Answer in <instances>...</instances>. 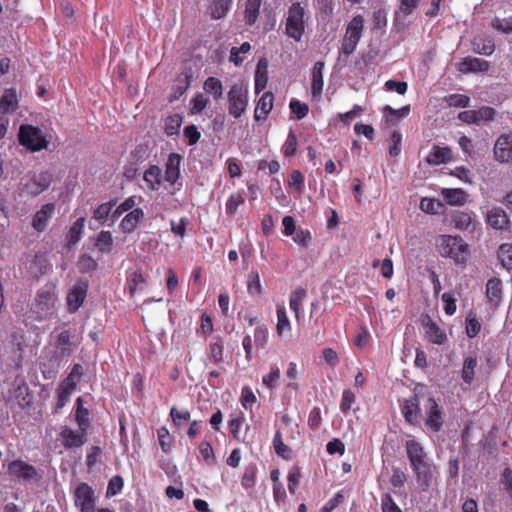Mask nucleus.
Masks as SVG:
<instances>
[{
	"label": "nucleus",
	"mask_w": 512,
	"mask_h": 512,
	"mask_svg": "<svg viewBox=\"0 0 512 512\" xmlns=\"http://www.w3.org/2000/svg\"><path fill=\"white\" fill-rule=\"evenodd\" d=\"M405 448L418 487L422 492H427L433 484L437 472L436 466L429 458L424 447L417 440H407Z\"/></svg>",
	"instance_id": "1"
},
{
	"label": "nucleus",
	"mask_w": 512,
	"mask_h": 512,
	"mask_svg": "<svg viewBox=\"0 0 512 512\" xmlns=\"http://www.w3.org/2000/svg\"><path fill=\"white\" fill-rule=\"evenodd\" d=\"M57 302L55 286L46 284L37 291L31 305V312L39 321L50 319L56 313Z\"/></svg>",
	"instance_id": "2"
},
{
	"label": "nucleus",
	"mask_w": 512,
	"mask_h": 512,
	"mask_svg": "<svg viewBox=\"0 0 512 512\" xmlns=\"http://www.w3.org/2000/svg\"><path fill=\"white\" fill-rule=\"evenodd\" d=\"M438 253L451 258L456 264H464L469 255V247L460 236L440 235L436 239Z\"/></svg>",
	"instance_id": "3"
},
{
	"label": "nucleus",
	"mask_w": 512,
	"mask_h": 512,
	"mask_svg": "<svg viewBox=\"0 0 512 512\" xmlns=\"http://www.w3.org/2000/svg\"><path fill=\"white\" fill-rule=\"evenodd\" d=\"M307 19L305 7L298 1L293 2L287 11L285 34L296 42L301 41L305 33Z\"/></svg>",
	"instance_id": "4"
},
{
	"label": "nucleus",
	"mask_w": 512,
	"mask_h": 512,
	"mask_svg": "<svg viewBox=\"0 0 512 512\" xmlns=\"http://www.w3.org/2000/svg\"><path fill=\"white\" fill-rule=\"evenodd\" d=\"M228 112L238 119L247 110L249 98L248 89L242 83L233 84L227 93Z\"/></svg>",
	"instance_id": "5"
},
{
	"label": "nucleus",
	"mask_w": 512,
	"mask_h": 512,
	"mask_svg": "<svg viewBox=\"0 0 512 512\" xmlns=\"http://www.w3.org/2000/svg\"><path fill=\"white\" fill-rule=\"evenodd\" d=\"M19 143L30 151L46 149L48 141L38 127L21 125L18 134Z\"/></svg>",
	"instance_id": "6"
},
{
	"label": "nucleus",
	"mask_w": 512,
	"mask_h": 512,
	"mask_svg": "<svg viewBox=\"0 0 512 512\" xmlns=\"http://www.w3.org/2000/svg\"><path fill=\"white\" fill-rule=\"evenodd\" d=\"M363 29L364 18L361 15L353 17L347 26L342 42L341 51L345 56H349L355 51L362 36Z\"/></svg>",
	"instance_id": "7"
},
{
	"label": "nucleus",
	"mask_w": 512,
	"mask_h": 512,
	"mask_svg": "<svg viewBox=\"0 0 512 512\" xmlns=\"http://www.w3.org/2000/svg\"><path fill=\"white\" fill-rule=\"evenodd\" d=\"M7 473L13 479L23 482H39L42 475L31 464L21 459H16L8 463Z\"/></svg>",
	"instance_id": "8"
},
{
	"label": "nucleus",
	"mask_w": 512,
	"mask_h": 512,
	"mask_svg": "<svg viewBox=\"0 0 512 512\" xmlns=\"http://www.w3.org/2000/svg\"><path fill=\"white\" fill-rule=\"evenodd\" d=\"M74 504L80 512H95L94 490L87 483H80L74 491Z\"/></svg>",
	"instance_id": "9"
},
{
	"label": "nucleus",
	"mask_w": 512,
	"mask_h": 512,
	"mask_svg": "<svg viewBox=\"0 0 512 512\" xmlns=\"http://www.w3.org/2000/svg\"><path fill=\"white\" fill-rule=\"evenodd\" d=\"M89 284L87 280L79 279L70 289L67 295V309L70 313H75L84 303Z\"/></svg>",
	"instance_id": "10"
},
{
	"label": "nucleus",
	"mask_w": 512,
	"mask_h": 512,
	"mask_svg": "<svg viewBox=\"0 0 512 512\" xmlns=\"http://www.w3.org/2000/svg\"><path fill=\"white\" fill-rule=\"evenodd\" d=\"M425 425L432 432H439L443 426L442 411L434 398L430 397L425 404Z\"/></svg>",
	"instance_id": "11"
},
{
	"label": "nucleus",
	"mask_w": 512,
	"mask_h": 512,
	"mask_svg": "<svg viewBox=\"0 0 512 512\" xmlns=\"http://www.w3.org/2000/svg\"><path fill=\"white\" fill-rule=\"evenodd\" d=\"M493 152L496 161L512 162V133L500 135L495 142Z\"/></svg>",
	"instance_id": "12"
},
{
	"label": "nucleus",
	"mask_w": 512,
	"mask_h": 512,
	"mask_svg": "<svg viewBox=\"0 0 512 512\" xmlns=\"http://www.w3.org/2000/svg\"><path fill=\"white\" fill-rule=\"evenodd\" d=\"M87 433L85 428H79L78 430H73L71 428L65 427L60 432V438L62 441V445L66 449L79 448L87 440Z\"/></svg>",
	"instance_id": "13"
},
{
	"label": "nucleus",
	"mask_w": 512,
	"mask_h": 512,
	"mask_svg": "<svg viewBox=\"0 0 512 512\" xmlns=\"http://www.w3.org/2000/svg\"><path fill=\"white\" fill-rule=\"evenodd\" d=\"M401 412L409 424L417 425L419 423L421 409L416 395L404 400Z\"/></svg>",
	"instance_id": "14"
},
{
	"label": "nucleus",
	"mask_w": 512,
	"mask_h": 512,
	"mask_svg": "<svg viewBox=\"0 0 512 512\" xmlns=\"http://www.w3.org/2000/svg\"><path fill=\"white\" fill-rule=\"evenodd\" d=\"M51 180L48 172H41L25 184V190L31 196H37L50 186Z\"/></svg>",
	"instance_id": "15"
},
{
	"label": "nucleus",
	"mask_w": 512,
	"mask_h": 512,
	"mask_svg": "<svg viewBox=\"0 0 512 512\" xmlns=\"http://www.w3.org/2000/svg\"><path fill=\"white\" fill-rule=\"evenodd\" d=\"M423 326L425 335L430 343L444 345L448 341L445 331L442 330L430 317H427V320L423 321Z\"/></svg>",
	"instance_id": "16"
},
{
	"label": "nucleus",
	"mask_w": 512,
	"mask_h": 512,
	"mask_svg": "<svg viewBox=\"0 0 512 512\" xmlns=\"http://www.w3.org/2000/svg\"><path fill=\"white\" fill-rule=\"evenodd\" d=\"M274 95L272 92H265L258 100L255 110L254 119L255 121L266 120L269 113L273 109Z\"/></svg>",
	"instance_id": "17"
},
{
	"label": "nucleus",
	"mask_w": 512,
	"mask_h": 512,
	"mask_svg": "<svg viewBox=\"0 0 512 512\" xmlns=\"http://www.w3.org/2000/svg\"><path fill=\"white\" fill-rule=\"evenodd\" d=\"M55 210L53 203H47L41 207L39 211L35 213L32 219L33 228L42 232L46 229L49 219L52 217Z\"/></svg>",
	"instance_id": "18"
},
{
	"label": "nucleus",
	"mask_w": 512,
	"mask_h": 512,
	"mask_svg": "<svg viewBox=\"0 0 512 512\" xmlns=\"http://www.w3.org/2000/svg\"><path fill=\"white\" fill-rule=\"evenodd\" d=\"M452 160V150L449 147L434 145L426 157L429 165L446 164Z\"/></svg>",
	"instance_id": "19"
},
{
	"label": "nucleus",
	"mask_w": 512,
	"mask_h": 512,
	"mask_svg": "<svg viewBox=\"0 0 512 512\" xmlns=\"http://www.w3.org/2000/svg\"><path fill=\"white\" fill-rule=\"evenodd\" d=\"M181 156L177 153H171L165 164V181L175 184L180 177Z\"/></svg>",
	"instance_id": "20"
},
{
	"label": "nucleus",
	"mask_w": 512,
	"mask_h": 512,
	"mask_svg": "<svg viewBox=\"0 0 512 512\" xmlns=\"http://www.w3.org/2000/svg\"><path fill=\"white\" fill-rule=\"evenodd\" d=\"M324 62L323 61H317L313 68L311 73V94L313 98H319L323 91L324 81H323V69H324Z\"/></svg>",
	"instance_id": "21"
},
{
	"label": "nucleus",
	"mask_w": 512,
	"mask_h": 512,
	"mask_svg": "<svg viewBox=\"0 0 512 512\" xmlns=\"http://www.w3.org/2000/svg\"><path fill=\"white\" fill-rule=\"evenodd\" d=\"M486 220L489 226L494 229H505L509 224L506 212L500 207H493L487 212Z\"/></svg>",
	"instance_id": "22"
},
{
	"label": "nucleus",
	"mask_w": 512,
	"mask_h": 512,
	"mask_svg": "<svg viewBox=\"0 0 512 512\" xmlns=\"http://www.w3.org/2000/svg\"><path fill=\"white\" fill-rule=\"evenodd\" d=\"M490 64L488 61L476 58L466 57L459 64V71L462 73L470 72H486L488 71Z\"/></svg>",
	"instance_id": "23"
},
{
	"label": "nucleus",
	"mask_w": 512,
	"mask_h": 512,
	"mask_svg": "<svg viewBox=\"0 0 512 512\" xmlns=\"http://www.w3.org/2000/svg\"><path fill=\"white\" fill-rule=\"evenodd\" d=\"M143 219L144 211L141 208H135L124 216L120 223V228L124 233H131Z\"/></svg>",
	"instance_id": "24"
},
{
	"label": "nucleus",
	"mask_w": 512,
	"mask_h": 512,
	"mask_svg": "<svg viewBox=\"0 0 512 512\" xmlns=\"http://www.w3.org/2000/svg\"><path fill=\"white\" fill-rule=\"evenodd\" d=\"M15 398L22 408L30 407L34 402V394L25 380H21L14 389Z\"/></svg>",
	"instance_id": "25"
},
{
	"label": "nucleus",
	"mask_w": 512,
	"mask_h": 512,
	"mask_svg": "<svg viewBox=\"0 0 512 512\" xmlns=\"http://www.w3.org/2000/svg\"><path fill=\"white\" fill-rule=\"evenodd\" d=\"M486 297L488 302L497 307L502 298V281L499 278H491L486 283Z\"/></svg>",
	"instance_id": "26"
},
{
	"label": "nucleus",
	"mask_w": 512,
	"mask_h": 512,
	"mask_svg": "<svg viewBox=\"0 0 512 512\" xmlns=\"http://www.w3.org/2000/svg\"><path fill=\"white\" fill-rule=\"evenodd\" d=\"M73 333L70 330L61 331L55 341V347L60 356H68L72 353V339Z\"/></svg>",
	"instance_id": "27"
},
{
	"label": "nucleus",
	"mask_w": 512,
	"mask_h": 512,
	"mask_svg": "<svg viewBox=\"0 0 512 512\" xmlns=\"http://www.w3.org/2000/svg\"><path fill=\"white\" fill-rule=\"evenodd\" d=\"M143 179L151 190H157L162 183V171L157 165H150L144 172Z\"/></svg>",
	"instance_id": "28"
},
{
	"label": "nucleus",
	"mask_w": 512,
	"mask_h": 512,
	"mask_svg": "<svg viewBox=\"0 0 512 512\" xmlns=\"http://www.w3.org/2000/svg\"><path fill=\"white\" fill-rule=\"evenodd\" d=\"M232 0H212L208 7L212 19L219 20L228 14Z\"/></svg>",
	"instance_id": "29"
},
{
	"label": "nucleus",
	"mask_w": 512,
	"mask_h": 512,
	"mask_svg": "<svg viewBox=\"0 0 512 512\" xmlns=\"http://www.w3.org/2000/svg\"><path fill=\"white\" fill-rule=\"evenodd\" d=\"M18 105V99L16 90L6 89L0 98V113L6 114L16 110Z\"/></svg>",
	"instance_id": "30"
},
{
	"label": "nucleus",
	"mask_w": 512,
	"mask_h": 512,
	"mask_svg": "<svg viewBox=\"0 0 512 512\" xmlns=\"http://www.w3.org/2000/svg\"><path fill=\"white\" fill-rule=\"evenodd\" d=\"M444 201L448 205H464L466 202V193L461 188H446L442 190Z\"/></svg>",
	"instance_id": "31"
},
{
	"label": "nucleus",
	"mask_w": 512,
	"mask_h": 512,
	"mask_svg": "<svg viewBox=\"0 0 512 512\" xmlns=\"http://www.w3.org/2000/svg\"><path fill=\"white\" fill-rule=\"evenodd\" d=\"M262 0H247L245 3L244 20L246 25L252 26L256 23Z\"/></svg>",
	"instance_id": "32"
},
{
	"label": "nucleus",
	"mask_w": 512,
	"mask_h": 512,
	"mask_svg": "<svg viewBox=\"0 0 512 512\" xmlns=\"http://www.w3.org/2000/svg\"><path fill=\"white\" fill-rule=\"evenodd\" d=\"M204 91L211 95L215 101H218L223 96L222 82L216 77H208L203 84Z\"/></svg>",
	"instance_id": "33"
},
{
	"label": "nucleus",
	"mask_w": 512,
	"mask_h": 512,
	"mask_svg": "<svg viewBox=\"0 0 512 512\" xmlns=\"http://www.w3.org/2000/svg\"><path fill=\"white\" fill-rule=\"evenodd\" d=\"M473 51L480 55L489 56L495 51V44L491 38L476 37L472 41Z\"/></svg>",
	"instance_id": "34"
},
{
	"label": "nucleus",
	"mask_w": 512,
	"mask_h": 512,
	"mask_svg": "<svg viewBox=\"0 0 512 512\" xmlns=\"http://www.w3.org/2000/svg\"><path fill=\"white\" fill-rule=\"evenodd\" d=\"M386 121L392 125L396 124L399 119L407 117L410 113V105H405L399 109H394L389 105L383 108Z\"/></svg>",
	"instance_id": "35"
},
{
	"label": "nucleus",
	"mask_w": 512,
	"mask_h": 512,
	"mask_svg": "<svg viewBox=\"0 0 512 512\" xmlns=\"http://www.w3.org/2000/svg\"><path fill=\"white\" fill-rule=\"evenodd\" d=\"M117 200H110L109 202L100 204L94 211H93V218L98 221L99 224L104 225L110 214L112 215V209L116 205Z\"/></svg>",
	"instance_id": "36"
},
{
	"label": "nucleus",
	"mask_w": 512,
	"mask_h": 512,
	"mask_svg": "<svg viewBox=\"0 0 512 512\" xmlns=\"http://www.w3.org/2000/svg\"><path fill=\"white\" fill-rule=\"evenodd\" d=\"M272 444H273V448H274V451L275 453L285 459V460H289L291 459L292 457V450L289 446H287L284 441H283V437H282V433L280 430H277L275 435H274V438H273V441H272Z\"/></svg>",
	"instance_id": "37"
},
{
	"label": "nucleus",
	"mask_w": 512,
	"mask_h": 512,
	"mask_svg": "<svg viewBox=\"0 0 512 512\" xmlns=\"http://www.w3.org/2000/svg\"><path fill=\"white\" fill-rule=\"evenodd\" d=\"M267 61L260 59L257 64V70L255 75V92L259 93L265 89L267 85Z\"/></svg>",
	"instance_id": "38"
},
{
	"label": "nucleus",
	"mask_w": 512,
	"mask_h": 512,
	"mask_svg": "<svg viewBox=\"0 0 512 512\" xmlns=\"http://www.w3.org/2000/svg\"><path fill=\"white\" fill-rule=\"evenodd\" d=\"M146 284V278L144 277L140 269L131 272L126 281V285L131 297H133L142 285Z\"/></svg>",
	"instance_id": "39"
},
{
	"label": "nucleus",
	"mask_w": 512,
	"mask_h": 512,
	"mask_svg": "<svg viewBox=\"0 0 512 512\" xmlns=\"http://www.w3.org/2000/svg\"><path fill=\"white\" fill-rule=\"evenodd\" d=\"M307 293L304 288H297L290 295L289 306L294 312L296 319L300 318V310Z\"/></svg>",
	"instance_id": "40"
},
{
	"label": "nucleus",
	"mask_w": 512,
	"mask_h": 512,
	"mask_svg": "<svg viewBox=\"0 0 512 512\" xmlns=\"http://www.w3.org/2000/svg\"><path fill=\"white\" fill-rule=\"evenodd\" d=\"M451 224L458 230H468L472 224L469 212L456 211L451 214Z\"/></svg>",
	"instance_id": "41"
},
{
	"label": "nucleus",
	"mask_w": 512,
	"mask_h": 512,
	"mask_svg": "<svg viewBox=\"0 0 512 512\" xmlns=\"http://www.w3.org/2000/svg\"><path fill=\"white\" fill-rule=\"evenodd\" d=\"M85 225V218L80 217L78 218L73 225L70 227L68 234H67V242L68 245H75L79 242L81 239L83 229Z\"/></svg>",
	"instance_id": "42"
},
{
	"label": "nucleus",
	"mask_w": 512,
	"mask_h": 512,
	"mask_svg": "<svg viewBox=\"0 0 512 512\" xmlns=\"http://www.w3.org/2000/svg\"><path fill=\"white\" fill-rule=\"evenodd\" d=\"M75 420L79 428H85L86 431H88V428L90 426L89 410L83 407L81 397H78L76 400Z\"/></svg>",
	"instance_id": "43"
},
{
	"label": "nucleus",
	"mask_w": 512,
	"mask_h": 512,
	"mask_svg": "<svg viewBox=\"0 0 512 512\" xmlns=\"http://www.w3.org/2000/svg\"><path fill=\"white\" fill-rule=\"evenodd\" d=\"M277 325H276V331L278 336H283L285 332H288L291 330V324L288 319L286 309L284 306H277Z\"/></svg>",
	"instance_id": "44"
},
{
	"label": "nucleus",
	"mask_w": 512,
	"mask_h": 512,
	"mask_svg": "<svg viewBox=\"0 0 512 512\" xmlns=\"http://www.w3.org/2000/svg\"><path fill=\"white\" fill-rule=\"evenodd\" d=\"M477 367V360L474 357H467L464 360L461 376L466 384H471L475 376V368Z\"/></svg>",
	"instance_id": "45"
},
{
	"label": "nucleus",
	"mask_w": 512,
	"mask_h": 512,
	"mask_svg": "<svg viewBox=\"0 0 512 512\" xmlns=\"http://www.w3.org/2000/svg\"><path fill=\"white\" fill-rule=\"evenodd\" d=\"M279 379H280L279 366L277 364H271L269 367V373L262 377V383L267 389L273 390L276 387Z\"/></svg>",
	"instance_id": "46"
},
{
	"label": "nucleus",
	"mask_w": 512,
	"mask_h": 512,
	"mask_svg": "<svg viewBox=\"0 0 512 512\" xmlns=\"http://www.w3.org/2000/svg\"><path fill=\"white\" fill-rule=\"evenodd\" d=\"M97 249L102 253H109L113 246V237L110 231H101L95 243Z\"/></svg>",
	"instance_id": "47"
},
{
	"label": "nucleus",
	"mask_w": 512,
	"mask_h": 512,
	"mask_svg": "<svg viewBox=\"0 0 512 512\" xmlns=\"http://www.w3.org/2000/svg\"><path fill=\"white\" fill-rule=\"evenodd\" d=\"M157 436L161 450L164 453H169L174 445V438L169 433L166 427H160L157 430Z\"/></svg>",
	"instance_id": "48"
},
{
	"label": "nucleus",
	"mask_w": 512,
	"mask_h": 512,
	"mask_svg": "<svg viewBox=\"0 0 512 512\" xmlns=\"http://www.w3.org/2000/svg\"><path fill=\"white\" fill-rule=\"evenodd\" d=\"M247 291L251 296H260L262 294V285L258 272L251 271L248 274Z\"/></svg>",
	"instance_id": "49"
},
{
	"label": "nucleus",
	"mask_w": 512,
	"mask_h": 512,
	"mask_svg": "<svg viewBox=\"0 0 512 512\" xmlns=\"http://www.w3.org/2000/svg\"><path fill=\"white\" fill-rule=\"evenodd\" d=\"M182 116L179 114H173L165 120L164 132L167 136H173L178 134L182 124Z\"/></svg>",
	"instance_id": "50"
},
{
	"label": "nucleus",
	"mask_w": 512,
	"mask_h": 512,
	"mask_svg": "<svg viewBox=\"0 0 512 512\" xmlns=\"http://www.w3.org/2000/svg\"><path fill=\"white\" fill-rule=\"evenodd\" d=\"M298 139L296 134L290 130L282 146V153L286 158L293 157L296 154Z\"/></svg>",
	"instance_id": "51"
},
{
	"label": "nucleus",
	"mask_w": 512,
	"mask_h": 512,
	"mask_svg": "<svg viewBox=\"0 0 512 512\" xmlns=\"http://www.w3.org/2000/svg\"><path fill=\"white\" fill-rule=\"evenodd\" d=\"M170 417L176 427H181L183 424L190 421L191 414L187 409H178L173 406L170 410Z\"/></svg>",
	"instance_id": "52"
},
{
	"label": "nucleus",
	"mask_w": 512,
	"mask_h": 512,
	"mask_svg": "<svg viewBox=\"0 0 512 512\" xmlns=\"http://www.w3.org/2000/svg\"><path fill=\"white\" fill-rule=\"evenodd\" d=\"M244 202L245 199L240 192L231 194L225 204L226 214L233 216L237 212L238 207L243 205Z\"/></svg>",
	"instance_id": "53"
},
{
	"label": "nucleus",
	"mask_w": 512,
	"mask_h": 512,
	"mask_svg": "<svg viewBox=\"0 0 512 512\" xmlns=\"http://www.w3.org/2000/svg\"><path fill=\"white\" fill-rule=\"evenodd\" d=\"M301 479V469L298 465H293L287 475L288 490L295 494Z\"/></svg>",
	"instance_id": "54"
},
{
	"label": "nucleus",
	"mask_w": 512,
	"mask_h": 512,
	"mask_svg": "<svg viewBox=\"0 0 512 512\" xmlns=\"http://www.w3.org/2000/svg\"><path fill=\"white\" fill-rule=\"evenodd\" d=\"M498 258L504 268L512 269V245L502 244L499 247Z\"/></svg>",
	"instance_id": "55"
},
{
	"label": "nucleus",
	"mask_w": 512,
	"mask_h": 512,
	"mask_svg": "<svg viewBox=\"0 0 512 512\" xmlns=\"http://www.w3.org/2000/svg\"><path fill=\"white\" fill-rule=\"evenodd\" d=\"M256 401L257 398L249 386H245L241 389L240 402L245 410L252 411Z\"/></svg>",
	"instance_id": "56"
},
{
	"label": "nucleus",
	"mask_w": 512,
	"mask_h": 512,
	"mask_svg": "<svg viewBox=\"0 0 512 512\" xmlns=\"http://www.w3.org/2000/svg\"><path fill=\"white\" fill-rule=\"evenodd\" d=\"M210 359L214 364H219L223 361V345L219 337L209 344Z\"/></svg>",
	"instance_id": "57"
},
{
	"label": "nucleus",
	"mask_w": 512,
	"mask_h": 512,
	"mask_svg": "<svg viewBox=\"0 0 512 512\" xmlns=\"http://www.w3.org/2000/svg\"><path fill=\"white\" fill-rule=\"evenodd\" d=\"M199 452L203 460L208 465L216 464V457L214 455V451L212 445L208 441H202L199 444Z\"/></svg>",
	"instance_id": "58"
},
{
	"label": "nucleus",
	"mask_w": 512,
	"mask_h": 512,
	"mask_svg": "<svg viewBox=\"0 0 512 512\" xmlns=\"http://www.w3.org/2000/svg\"><path fill=\"white\" fill-rule=\"evenodd\" d=\"M291 113L295 115L298 120L303 119L309 112V106L306 103H302L297 99H292L289 103Z\"/></svg>",
	"instance_id": "59"
},
{
	"label": "nucleus",
	"mask_w": 512,
	"mask_h": 512,
	"mask_svg": "<svg viewBox=\"0 0 512 512\" xmlns=\"http://www.w3.org/2000/svg\"><path fill=\"white\" fill-rule=\"evenodd\" d=\"M402 134L395 130L389 139V154L391 157H397L401 153Z\"/></svg>",
	"instance_id": "60"
},
{
	"label": "nucleus",
	"mask_w": 512,
	"mask_h": 512,
	"mask_svg": "<svg viewBox=\"0 0 512 512\" xmlns=\"http://www.w3.org/2000/svg\"><path fill=\"white\" fill-rule=\"evenodd\" d=\"M495 110L489 106H482L475 110V118L477 119L476 125H481L494 119Z\"/></svg>",
	"instance_id": "61"
},
{
	"label": "nucleus",
	"mask_w": 512,
	"mask_h": 512,
	"mask_svg": "<svg viewBox=\"0 0 512 512\" xmlns=\"http://www.w3.org/2000/svg\"><path fill=\"white\" fill-rule=\"evenodd\" d=\"M443 205L439 200L423 198L420 201V209L426 213L437 214Z\"/></svg>",
	"instance_id": "62"
},
{
	"label": "nucleus",
	"mask_w": 512,
	"mask_h": 512,
	"mask_svg": "<svg viewBox=\"0 0 512 512\" xmlns=\"http://www.w3.org/2000/svg\"><path fill=\"white\" fill-rule=\"evenodd\" d=\"M304 182V175L299 170H294L291 172L288 184L290 187L294 188L298 193L303 192L305 187Z\"/></svg>",
	"instance_id": "63"
},
{
	"label": "nucleus",
	"mask_w": 512,
	"mask_h": 512,
	"mask_svg": "<svg viewBox=\"0 0 512 512\" xmlns=\"http://www.w3.org/2000/svg\"><path fill=\"white\" fill-rule=\"evenodd\" d=\"M268 340V329L265 325H259L254 330V343L257 348H264Z\"/></svg>",
	"instance_id": "64"
}]
</instances>
